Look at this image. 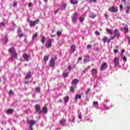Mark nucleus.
<instances>
[{"mask_svg":"<svg viewBox=\"0 0 130 130\" xmlns=\"http://www.w3.org/2000/svg\"><path fill=\"white\" fill-rule=\"evenodd\" d=\"M55 60H57V56L55 55L53 57L51 58L49 62V66L51 68H54L55 67Z\"/></svg>","mask_w":130,"mask_h":130,"instance_id":"f257e3e1","label":"nucleus"},{"mask_svg":"<svg viewBox=\"0 0 130 130\" xmlns=\"http://www.w3.org/2000/svg\"><path fill=\"white\" fill-rule=\"evenodd\" d=\"M36 112L35 113H38L40 115H42V111L41 110V107L40 105L37 104L35 106Z\"/></svg>","mask_w":130,"mask_h":130,"instance_id":"f03ea898","label":"nucleus"},{"mask_svg":"<svg viewBox=\"0 0 130 130\" xmlns=\"http://www.w3.org/2000/svg\"><path fill=\"white\" fill-rule=\"evenodd\" d=\"M108 11L110 13H117L118 12V7H110L108 8Z\"/></svg>","mask_w":130,"mask_h":130,"instance_id":"7ed1b4c3","label":"nucleus"},{"mask_svg":"<svg viewBox=\"0 0 130 130\" xmlns=\"http://www.w3.org/2000/svg\"><path fill=\"white\" fill-rule=\"evenodd\" d=\"M27 122L29 124V130H33V125L36 123V121L35 120H27Z\"/></svg>","mask_w":130,"mask_h":130,"instance_id":"20e7f679","label":"nucleus"},{"mask_svg":"<svg viewBox=\"0 0 130 130\" xmlns=\"http://www.w3.org/2000/svg\"><path fill=\"white\" fill-rule=\"evenodd\" d=\"M52 42H54V40H53V39H49L48 43H47L45 44V46L46 47V48H50V47H51V46H52Z\"/></svg>","mask_w":130,"mask_h":130,"instance_id":"39448f33","label":"nucleus"},{"mask_svg":"<svg viewBox=\"0 0 130 130\" xmlns=\"http://www.w3.org/2000/svg\"><path fill=\"white\" fill-rule=\"evenodd\" d=\"M40 22L39 19H37L35 21H29V26L30 27H35V25H37Z\"/></svg>","mask_w":130,"mask_h":130,"instance_id":"423d86ee","label":"nucleus"},{"mask_svg":"<svg viewBox=\"0 0 130 130\" xmlns=\"http://www.w3.org/2000/svg\"><path fill=\"white\" fill-rule=\"evenodd\" d=\"M30 54H27V53H24L22 54V57L26 61H29V58H30Z\"/></svg>","mask_w":130,"mask_h":130,"instance_id":"0eeeda50","label":"nucleus"},{"mask_svg":"<svg viewBox=\"0 0 130 130\" xmlns=\"http://www.w3.org/2000/svg\"><path fill=\"white\" fill-rule=\"evenodd\" d=\"M107 68H108V64L107 62H104L100 67V71H104L107 70Z\"/></svg>","mask_w":130,"mask_h":130,"instance_id":"6e6552de","label":"nucleus"},{"mask_svg":"<svg viewBox=\"0 0 130 130\" xmlns=\"http://www.w3.org/2000/svg\"><path fill=\"white\" fill-rule=\"evenodd\" d=\"M32 76H33V73L29 71L26 73L25 77V80H27L28 81L29 79H31V78H32Z\"/></svg>","mask_w":130,"mask_h":130,"instance_id":"1a4fd4ad","label":"nucleus"},{"mask_svg":"<svg viewBox=\"0 0 130 130\" xmlns=\"http://www.w3.org/2000/svg\"><path fill=\"white\" fill-rule=\"evenodd\" d=\"M77 16H78V13H73L72 16V23H76L77 22Z\"/></svg>","mask_w":130,"mask_h":130,"instance_id":"9d476101","label":"nucleus"},{"mask_svg":"<svg viewBox=\"0 0 130 130\" xmlns=\"http://www.w3.org/2000/svg\"><path fill=\"white\" fill-rule=\"evenodd\" d=\"M113 61L114 63V67H117L119 64V58L115 57L114 58Z\"/></svg>","mask_w":130,"mask_h":130,"instance_id":"9b49d317","label":"nucleus"},{"mask_svg":"<svg viewBox=\"0 0 130 130\" xmlns=\"http://www.w3.org/2000/svg\"><path fill=\"white\" fill-rule=\"evenodd\" d=\"M90 57L89 55H85L84 58L83 59L84 63H87V62H89V61H90Z\"/></svg>","mask_w":130,"mask_h":130,"instance_id":"f8f14e48","label":"nucleus"},{"mask_svg":"<svg viewBox=\"0 0 130 130\" xmlns=\"http://www.w3.org/2000/svg\"><path fill=\"white\" fill-rule=\"evenodd\" d=\"M114 36L115 37H117V38H118L119 37V36H120V34H119V33H118V29H115L114 30Z\"/></svg>","mask_w":130,"mask_h":130,"instance_id":"ddd939ff","label":"nucleus"},{"mask_svg":"<svg viewBox=\"0 0 130 130\" xmlns=\"http://www.w3.org/2000/svg\"><path fill=\"white\" fill-rule=\"evenodd\" d=\"M75 103H77L78 102V99H82V95L79 94H76L75 98Z\"/></svg>","mask_w":130,"mask_h":130,"instance_id":"4468645a","label":"nucleus"},{"mask_svg":"<svg viewBox=\"0 0 130 130\" xmlns=\"http://www.w3.org/2000/svg\"><path fill=\"white\" fill-rule=\"evenodd\" d=\"M11 58L12 59H14V58L18 59V53L17 51L11 54Z\"/></svg>","mask_w":130,"mask_h":130,"instance_id":"2eb2a0df","label":"nucleus"},{"mask_svg":"<svg viewBox=\"0 0 130 130\" xmlns=\"http://www.w3.org/2000/svg\"><path fill=\"white\" fill-rule=\"evenodd\" d=\"M102 40L104 43H106V42H107L108 44L110 43V40L108 39V38L107 37H104V38L102 39Z\"/></svg>","mask_w":130,"mask_h":130,"instance_id":"dca6fc26","label":"nucleus"},{"mask_svg":"<svg viewBox=\"0 0 130 130\" xmlns=\"http://www.w3.org/2000/svg\"><path fill=\"white\" fill-rule=\"evenodd\" d=\"M8 51L10 54H12L14 53V52H16L17 51H16V49H15L14 47H11L8 50Z\"/></svg>","mask_w":130,"mask_h":130,"instance_id":"f3484780","label":"nucleus"},{"mask_svg":"<svg viewBox=\"0 0 130 130\" xmlns=\"http://www.w3.org/2000/svg\"><path fill=\"white\" fill-rule=\"evenodd\" d=\"M47 110H48L47 107L46 106H45L44 107H43V109L42 110V113L47 114Z\"/></svg>","mask_w":130,"mask_h":130,"instance_id":"a211bd4d","label":"nucleus"},{"mask_svg":"<svg viewBox=\"0 0 130 130\" xmlns=\"http://www.w3.org/2000/svg\"><path fill=\"white\" fill-rule=\"evenodd\" d=\"M98 73L97 69H92L91 71V75L92 76H95V75H97Z\"/></svg>","mask_w":130,"mask_h":130,"instance_id":"6ab92c4d","label":"nucleus"},{"mask_svg":"<svg viewBox=\"0 0 130 130\" xmlns=\"http://www.w3.org/2000/svg\"><path fill=\"white\" fill-rule=\"evenodd\" d=\"M70 48L73 52H75L77 49V47L75 44H73L71 46Z\"/></svg>","mask_w":130,"mask_h":130,"instance_id":"aec40b11","label":"nucleus"},{"mask_svg":"<svg viewBox=\"0 0 130 130\" xmlns=\"http://www.w3.org/2000/svg\"><path fill=\"white\" fill-rule=\"evenodd\" d=\"M48 59H49V54L44 55V61L45 62V63L48 61Z\"/></svg>","mask_w":130,"mask_h":130,"instance_id":"412c9836","label":"nucleus"},{"mask_svg":"<svg viewBox=\"0 0 130 130\" xmlns=\"http://www.w3.org/2000/svg\"><path fill=\"white\" fill-rule=\"evenodd\" d=\"M79 81L78 79H74L71 82L72 85H77Z\"/></svg>","mask_w":130,"mask_h":130,"instance_id":"4be33fe9","label":"nucleus"},{"mask_svg":"<svg viewBox=\"0 0 130 130\" xmlns=\"http://www.w3.org/2000/svg\"><path fill=\"white\" fill-rule=\"evenodd\" d=\"M106 32L110 34V35H113V30L109 28L106 29Z\"/></svg>","mask_w":130,"mask_h":130,"instance_id":"5701e85b","label":"nucleus"},{"mask_svg":"<svg viewBox=\"0 0 130 130\" xmlns=\"http://www.w3.org/2000/svg\"><path fill=\"white\" fill-rule=\"evenodd\" d=\"M41 42L43 44H44L45 43V41L46 40V39L44 36H41Z\"/></svg>","mask_w":130,"mask_h":130,"instance_id":"b1692460","label":"nucleus"},{"mask_svg":"<svg viewBox=\"0 0 130 130\" xmlns=\"http://www.w3.org/2000/svg\"><path fill=\"white\" fill-rule=\"evenodd\" d=\"M130 5H126V9L125 10V13L127 15H128L129 14V10H130Z\"/></svg>","mask_w":130,"mask_h":130,"instance_id":"393cba45","label":"nucleus"},{"mask_svg":"<svg viewBox=\"0 0 130 130\" xmlns=\"http://www.w3.org/2000/svg\"><path fill=\"white\" fill-rule=\"evenodd\" d=\"M79 2L77 0H70V3L72 5H78Z\"/></svg>","mask_w":130,"mask_h":130,"instance_id":"a878e982","label":"nucleus"},{"mask_svg":"<svg viewBox=\"0 0 130 130\" xmlns=\"http://www.w3.org/2000/svg\"><path fill=\"white\" fill-rule=\"evenodd\" d=\"M13 113H14V109H9L7 111V114H12Z\"/></svg>","mask_w":130,"mask_h":130,"instance_id":"bb28decb","label":"nucleus"},{"mask_svg":"<svg viewBox=\"0 0 130 130\" xmlns=\"http://www.w3.org/2000/svg\"><path fill=\"white\" fill-rule=\"evenodd\" d=\"M70 101V97L69 96H66L64 98V103H68Z\"/></svg>","mask_w":130,"mask_h":130,"instance_id":"cd10ccee","label":"nucleus"},{"mask_svg":"<svg viewBox=\"0 0 130 130\" xmlns=\"http://www.w3.org/2000/svg\"><path fill=\"white\" fill-rule=\"evenodd\" d=\"M37 37H38V32H36L34 35H33L32 37V39L33 41L35 40V39H36V38H37Z\"/></svg>","mask_w":130,"mask_h":130,"instance_id":"c85d7f7f","label":"nucleus"},{"mask_svg":"<svg viewBox=\"0 0 130 130\" xmlns=\"http://www.w3.org/2000/svg\"><path fill=\"white\" fill-rule=\"evenodd\" d=\"M67 3H64L62 5V8H61V10H62L63 11L66 10V8H67Z\"/></svg>","mask_w":130,"mask_h":130,"instance_id":"c756f323","label":"nucleus"},{"mask_svg":"<svg viewBox=\"0 0 130 130\" xmlns=\"http://www.w3.org/2000/svg\"><path fill=\"white\" fill-rule=\"evenodd\" d=\"M66 121H67L66 119H62L59 121V123H60V124H63Z\"/></svg>","mask_w":130,"mask_h":130,"instance_id":"7c9ffc66","label":"nucleus"},{"mask_svg":"<svg viewBox=\"0 0 130 130\" xmlns=\"http://www.w3.org/2000/svg\"><path fill=\"white\" fill-rule=\"evenodd\" d=\"M62 76L64 78H67V77H69V73H63Z\"/></svg>","mask_w":130,"mask_h":130,"instance_id":"2f4dec72","label":"nucleus"},{"mask_svg":"<svg viewBox=\"0 0 130 130\" xmlns=\"http://www.w3.org/2000/svg\"><path fill=\"white\" fill-rule=\"evenodd\" d=\"M90 88H87V90L85 91V95L88 96L89 95V93H90Z\"/></svg>","mask_w":130,"mask_h":130,"instance_id":"473e14b6","label":"nucleus"},{"mask_svg":"<svg viewBox=\"0 0 130 130\" xmlns=\"http://www.w3.org/2000/svg\"><path fill=\"white\" fill-rule=\"evenodd\" d=\"M121 2H122L123 3H124V5L125 6H126V5H130V3L129 2H126V0H121Z\"/></svg>","mask_w":130,"mask_h":130,"instance_id":"72a5a7b5","label":"nucleus"},{"mask_svg":"<svg viewBox=\"0 0 130 130\" xmlns=\"http://www.w3.org/2000/svg\"><path fill=\"white\" fill-rule=\"evenodd\" d=\"M125 33H128V27H125L123 28Z\"/></svg>","mask_w":130,"mask_h":130,"instance_id":"f704fd0d","label":"nucleus"},{"mask_svg":"<svg viewBox=\"0 0 130 130\" xmlns=\"http://www.w3.org/2000/svg\"><path fill=\"white\" fill-rule=\"evenodd\" d=\"M17 33L19 34V33H22V27H19L17 29Z\"/></svg>","mask_w":130,"mask_h":130,"instance_id":"c9c22d12","label":"nucleus"},{"mask_svg":"<svg viewBox=\"0 0 130 130\" xmlns=\"http://www.w3.org/2000/svg\"><path fill=\"white\" fill-rule=\"evenodd\" d=\"M119 8H120V11H121V12H122V11H123V5H122V4H120L119 5Z\"/></svg>","mask_w":130,"mask_h":130,"instance_id":"e433bc0d","label":"nucleus"},{"mask_svg":"<svg viewBox=\"0 0 130 130\" xmlns=\"http://www.w3.org/2000/svg\"><path fill=\"white\" fill-rule=\"evenodd\" d=\"M6 26V23L4 22L0 23V28H2V27H5Z\"/></svg>","mask_w":130,"mask_h":130,"instance_id":"4c0bfd02","label":"nucleus"},{"mask_svg":"<svg viewBox=\"0 0 130 130\" xmlns=\"http://www.w3.org/2000/svg\"><path fill=\"white\" fill-rule=\"evenodd\" d=\"M41 90V88H40V87H39L36 88V92H38V93H40Z\"/></svg>","mask_w":130,"mask_h":130,"instance_id":"58836bf2","label":"nucleus"},{"mask_svg":"<svg viewBox=\"0 0 130 130\" xmlns=\"http://www.w3.org/2000/svg\"><path fill=\"white\" fill-rule=\"evenodd\" d=\"M17 36H18V37L21 39V38H22V37H23V36H24V34L21 33L20 34H18Z\"/></svg>","mask_w":130,"mask_h":130,"instance_id":"ea45409f","label":"nucleus"},{"mask_svg":"<svg viewBox=\"0 0 130 130\" xmlns=\"http://www.w3.org/2000/svg\"><path fill=\"white\" fill-rule=\"evenodd\" d=\"M75 86H71L70 87V91L71 92H74V91H75Z\"/></svg>","mask_w":130,"mask_h":130,"instance_id":"a19ab883","label":"nucleus"},{"mask_svg":"<svg viewBox=\"0 0 130 130\" xmlns=\"http://www.w3.org/2000/svg\"><path fill=\"white\" fill-rule=\"evenodd\" d=\"M32 81H33V79H32L31 81H25V82H24V84H26V85H28V84H29V83H31Z\"/></svg>","mask_w":130,"mask_h":130,"instance_id":"79ce46f5","label":"nucleus"},{"mask_svg":"<svg viewBox=\"0 0 130 130\" xmlns=\"http://www.w3.org/2000/svg\"><path fill=\"white\" fill-rule=\"evenodd\" d=\"M79 21H80L81 23H83V22H84V17H80L79 18Z\"/></svg>","mask_w":130,"mask_h":130,"instance_id":"37998d69","label":"nucleus"},{"mask_svg":"<svg viewBox=\"0 0 130 130\" xmlns=\"http://www.w3.org/2000/svg\"><path fill=\"white\" fill-rule=\"evenodd\" d=\"M57 36L58 37L61 36V31H57Z\"/></svg>","mask_w":130,"mask_h":130,"instance_id":"c03bdc74","label":"nucleus"},{"mask_svg":"<svg viewBox=\"0 0 130 130\" xmlns=\"http://www.w3.org/2000/svg\"><path fill=\"white\" fill-rule=\"evenodd\" d=\"M9 95H14V92L13 91V90H10L9 91Z\"/></svg>","mask_w":130,"mask_h":130,"instance_id":"a18cd8bd","label":"nucleus"},{"mask_svg":"<svg viewBox=\"0 0 130 130\" xmlns=\"http://www.w3.org/2000/svg\"><path fill=\"white\" fill-rule=\"evenodd\" d=\"M122 59H123V61H126V60H127V58H126V57L124 56L122 57Z\"/></svg>","mask_w":130,"mask_h":130,"instance_id":"49530a36","label":"nucleus"},{"mask_svg":"<svg viewBox=\"0 0 130 130\" xmlns=\"http://www.w3.org/2000/svg\"><path fill=\"white\" fill-rule=\"evenodd\" d=\"M97 0H90L89 3L90 4H92V3H96Z\"/></svg>","mask_w":130,"mask_h":130,"instance_id":"de8ad7c7","label":"nucleus"},{"mask_svg":"<svg viewBox=\"0 0 130 130\" xmlns=\"http://www.w3.org/2000/svg\"><path fill=\"white\" fill-rule=\"evenodd\" d=\"M95 34V35H97V36H100V32L98 31H96Z\"/></svg>","mask_w":130,"mask_h":130,"instance_id":"09e8293b","label":"nucleus"},{"mask_svg":"<svg viewBox=\"0 0 130 130\" xmlns=\"http://www.w3.org/2000/svg\"><path fill=\"white\" fill-rule=\"evenodd\" d=\"M115 37H115L114 35L113 37H110V39H109L110 40V42L111 40H113V39H114Z\"/></svg>","mask_w":130,"mask_h":130,"instance_id":"8fccbe9b","label":"nucleus"},{"mask_svg":"<svg viewBox=\"0 0 130 130\" xmlns=\"http://www.w3.org/2000/svg\"><path fill=\"white\" fill-rule=\"evenodd\" d=\"M96 17V15H91L89 16L91 19H94Z\"/></svg>","mask_w":130,"mask_h":130,"instance_id":"3c124183","label":"nucleus"},{"mask_svg":"<svg viewBox=\"0 0 130 130\" xmlns=\"http://www.w3.org/2000/svg\"><path fill=\"white\" fill-rule=\"evenodd\" d=\"M58 11H59V9H57L56 10H55V11H54V15H56V14H57V13H58Z\"/></svg>","mask_w":130,"mask_h":130,"instance_id":"603ef678","label":"nucleus"},{"mask_svg":"<svg viewBox=\"0 0 130 130\" xmlns=\"http://www.w3.org/2000/svg\"><path fill=\"white\" fill-rule=\"evenodd\" d=\"M114 52L115 54H116V53H117V52H118V50H117V49H115L114 50Z\"/></svg>","mask_w":130,"mask_h":130,"instance_id":"864d4df0","label":"nucleus"},{"mask_svg":"<svg viewBox=\"0 0 130 130\" xmlns=\"http://www.w3.org/2000/svg\"><path fill=\"white\" fill-rule=\"evenodd\" d=\"M89 48H92V46H91L90 45H88L87 46V49H89Z\"/></svg>","mask_w":130,"mask_h":130,"instance_id":"5fc2aeb1","label":"nucleus"},{"mask_svg":"<svg viewBox=\"0 0 130 130\" xmlns=\"http://www.w3.org/2000/svg\"><path fill=\"white\" fill-rule=\"evenodd\" d=\"M17 2H14L13 4V7H17Z\"/></svg>","mask_w":130,"mask_h":130,"instance_id":"6e6d98bb","label":"nucleus"},{"mask_svg":"<svg viewBox=\"0 0 130 130\" xmlns=\"http://www.w3.org/2000/svg\"><path fill=\"white\" fill-rule=\"evenodd\" d=\"M93 105H98V102H95V101H94V102H93Z\"/></svg>","mask_w":130,"mask_h":130,"instance_id":"4d7b16f0","label":"nucleus"},{"mask_svg":"<svg viewBox=\"0 0 130 130\" xmlns=\"http://www.w3.org/2000/svg\"><path fill=\"white\" fill-rule=\"evenodd\" d=\"M90 69V66H88L84 70V71H88Z\"/></svg>","mask_w":130,"mask_h":130,"instance_id":"13d9d810","label":"nucleus"},{"mask_svg":"<svg viewBox=\"0 0 130 130\" xmlns=\"http://www.w3.org/2000/svg\"><path fill=\"white\" fill-rule=\"evenodd\" d=\"M32 4L31 3H29L28 4V8H31V7H32Z\"/></svg>","mask_w":130,"mask_h":130,"instance_id":"bf43d9fd","label":"nucleus"},{"mask_svg":"<svg viewBox=\"0 0 130 130\" xmlns=\"http://www.w3.org/2000/svg\"><path fill=\"white\" fill-rule=\"evenodd\" d=\"M124 52H125V50H124V49L121 50V53H124Z\"/></svg>","mask_w":130,"mask_h":130,"instance_id":"052dcab7","label":"nucleus"},{"mask_svg":"<svg viewBox=\"0 0 130 130\" xmlns=\"http://www.w3.org/2000/svg\"><path fill=\"white\" fill-rule=\"evenodd\" d=\"M62 102V100H61V99H60L58 101V103H60Z\"/></svg>","mask_w":130,"mask_h":130,"instance_id":"680f3d73","label":"nucleus"},{"mask_svg":"<svg viewBox=\"0 0 130 130\" xmlns=\"http://www.w3.org/2000/svg\"><path fill=\"white\" fill-rule=\"evenodd\" d=\"M127 40L129 42V44H130V37L129 36H127Z\"/></svg>","mask_w":130,"mask_h":130,"instance_id":"e2e57ef3","label":"nucleus"},{"mask_svg":"<svg viewBox=\"0 0 130 130\" xmlns=\"http://www.w3.org/2000/svg\"><path fill=\"white\" fill-rule=\"evenodd\" d=\"M104 16L107 18V19H108V15H107V14H105L104 15Z\"/></svg>","mask_w":130,"mask_h":130,"instance_id":"0e129e2a","label":"nucleus"},{"mask_svg":"<svg viewBox=\"0 0 130 130\" xmlns=\"http://www.w3.org/2000/svg\"><path fill=\"white\" fill-rule=\"evenodd\" d=\"M78 60H82V57H79L78 58Z\"/></svg>","mask_w":130,"mask_h":130,"instance_id":"69168bd1","label":"nucleus"},{"mask_svg":"<svg viewBox=\"0 0 130 130\" xmlns=\"http://www.w3.org/2000/svg\"><path fill=\"white\" fill-rule=\"evenodd\" d=\"M68 69H69L70 70H72V66H69Z\"/></svg>","mask_w":130,"mask_h":130,"instance_id":"338daca9","label":"nucleus"},{"mask_svg":"<svg viewBox=\"0 0 130 130\" xmlns=\"http://www.w3.org/2000/svg\"><path fill=\"white\" fill-rule=\"evenodd\" d=\"M50 36L51 37H55V36L52 35H51Z\"/></svg>","mask_w":130,"mask_h":130,"instance_id":"774afa93","label":"nucleus"}]
</instances>
